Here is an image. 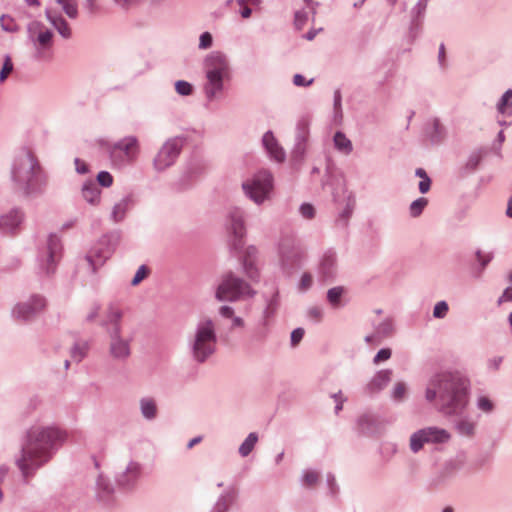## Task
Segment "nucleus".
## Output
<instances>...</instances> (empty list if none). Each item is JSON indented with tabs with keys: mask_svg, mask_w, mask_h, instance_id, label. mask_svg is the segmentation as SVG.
Masks as SVG:
<instances>
[{
	"mask_svg": "<svg viewBox=\"0 0 512 512\" xmlns=\"http://www.w3.org/2000/svg\"><path fill=\"white\" fill-rule=\"evenodd\" d=\"M63 9L64 13L72 19L78 16V7L76 0H55Z\"/></svg>",
	"mask_w": 512,
	"mask_h": 512,
	"instance_id": "nucleus-39",
	"label": "nucleus"
},
{
	"mask_svg": "<svg viewBox=\"0 0 512 512\" xmlns=\"http://www.w3.org/2000/svg\"><path fill=\"white\" fill-rule=\"evenodd\" d=\"M148 275V269L145 265H141L138 270L136 271L132 281L131 285L136 286L138 285L146 276Z\"/></svg>",
	"mask_w": 512,
	"mask_h": 512,
	"instance_id": "nucleus-59",
	"label": "nucleus"
},
{
	"mask_svg": "<svg viewBox=\"0 0 512 512\" xmlns=\"http://www.w3.org/2000/svg\"><path fill=\"white\" fill-rule=\"evenodd\" d=\"M258 442V434L256 432H251L248 434L246 439L239 446V454L242 457H247L254 449L255 445Z\"/></svg>",
	"mask_w": 512,
	"mask_h": 512,
	"instance_id": "nucleus-34",
	"label": "nucleus"
},
{
	"mask_svg": "<svg viewBox=\"0 0 512 512\" xmlns=\"http://www.w3.org/2000/svg\"><path fill=\"white\" fill-rule=\"evenodd\" d=\"M337 272V256L333 250H327L320 258L318 275L321 280H332Z\"/></svg>",
	"mask_w": 512,
	"mask_h": 512,
	"instance_id": "nucleus-19",
	"label": "nucleus"
},
{
	"mask_svg": "<svg viewBox=\"0 0 512 512\" xmlns=\"http://www.w3.org/2000/svg\"><path fill=\"white\" fill-rule=\"evenodd\" d=\"M280 264L285 270H292L300 266L303 259V252L297 246L290 243H283L279 248Z\"/></svg>",
	"mask_w": 512,
	"mask_h": 512,
	"instance_id": "nucleus-17",
	"label": "nucleus"
},
{
	"mask_svg": "<svg viewBox=\"0 0 512 512\" xmlns=\"http://www.w3.org/2000/svg\"><path fill=\"white\" fill-rule=\"evenodd\" d=\"M66 439V432L57 426H31L26 432L20 455L15 459L23 478L34 476L38 469L53 458Z\"/></svg>",
	"mask_w": 512,
	"mask_h": 512,
	"instance_id": "nucleus-2",
	"label": "nucleus"
},
{
	"mask_svg": "<svg viewBox=\"0 0 512 512\" xmlns=\"http://www.w3.org/2000/svg\"><path fill=\"white\" fill-rule=\"evenodd\" d=\"M449 311L448 303L444 300L439 301L433 308V317L436 319H443L447 316Z\"/></svg>",
	"mask_w": 512,
	"mask_h": 512,
	"instance_id": "nucleus-49",
	"label": "nucleus"
},
{
	"mask_svg": "<svg viewBox=\"0 0 512 512\" xmlns=\"http://www.w3.org/2000/svg\"><path fill=\"white\" fill-rule=\"evenodd\" d=\"M231 496L229 494H221L215 503L212 512H227L230 502Z\"/></svg>",
	"mask_w": 512,
	"mask_h": 512,
	"instance_id": "nucleus-48",
	"label": "nucleus"
},
{
	"mask_svg": "<svg viewBox=\"0 0 512 512\" xmlns=\"http://www.w3.org/2000/svg\"><path fill=\"white\" fill-rule=\"evenodd\" d=\"M119 238L118 234L105 235L90 250L86 256V261L92 272H96L111 257L119 242Z\"/></svg>",
	"mask_w": 512,
	"mask_h": 512,
	"instance_id": "nucleus-9",
	"label": "nucleus"
},
{
	"mask_svg": "<svg viewBox=\"0 0 512 512\" xmlns=\"http://www.w3.org/2000/svg\"><path fill=\"white\" fill-rule=\"evenodd\" d=\"M422 431L427 438L428 444H444L451 439V434L448 430L437 426L425 427L422 428Z\"/></svg>",
	"mask_w": 512,
	"mask_h": 512,
	"instance_id": "nucleus-27",
	"label": "nucleus"
},
{
	"mask_svg": "<svg viewBox=\"0 0 512 512\" xmlns=\"http://www.w3.org/2000/svg\"><path fill=\"white\" fill-rule=\"evenodd\" d=\"M61 253V241L57 235H50L46 246L38 256V268L42 274L50 275L55 272Z\"/></svg>",
	"mask_w": 512,
	"mask_h": 512,
	"instance_id": "nucleus-11",
	"label": "nucleus"
},
{
	"mask_svg": "<svg viewBox=\"0 0 512 512\" xmlns=\"http://www.w3.org/2000/svg\"><path fill=\"white\" fill-rule=\"evenodd\" d=\"M217 331L215 322L208 317L198 320L187 340L189 353L198 364L205 363L217 350Z\"/></svg>",
	"mask_w": 512,
	"mask_h": 512,
	"instance_id": "nucleus-4",
	"label": "nucleus"
},
{
	"mask_svg": "<svg viewBox=\"0 0 512 512\" xmlns=\"http://www.w3.org/2000/svg\"><path fill=\"white\" fill-rule=\"evenodd\" d=\"M477 261L480 263L482 268H485L487 264L493 259V253L483 254L480 250L476 252Z\"/></svg>",
	"mask_w": 512,
	"mask_h": 512,
	"instance_id": "nucleus-63",
	"label": "nucleus"
},
{
	"mask_svg": "<svg viewBox=\"0 0 512 512\" xmlns=\"http://www.w3.org/2000/svg\"><path fill=\"white\" fill-rule=\"evenodd\" d=\"M81 195L83 199L91 204V205H98L100 203L101 199V190L97 186L95 182L92 180L86 181L81 189Z\"/></svg>",
	"mask_w": 512,
	"mask_h": 512,
	"instance_id": "nucleus-28",
	"label": "nucleus"
},
{
	"mask_svg": "<svg viewBox=\"0 0 512 512\" xmlns=\"http://www.w3.org/2000/svg\"><path fill=\"white\" fill-rule=\"evenodd\" d=\"M310 121L308 118L303 117L297 123V141L298 143L305 142L309 133Z\"/></svg>",
	"mask_w": 512,
	"mask_h": 512,
	"instance_id": "nucleus-43",
	"label": "nucleus"
},
{
	"mask_svg": "<svg viewBox=\"0 0 512 512\" xmlns=\"http://www.w3.org/2000/svg\"><path fill=\"white\" fill-rule=\"evenodd\" d=\"M391 355H392L391 349H389V348L380 349L373 358V364L378 365L381 362L387 361L390 359Z\"/></svg>",
	"mask_w": 512,
	"mask_h": 512,
	"instance_id": "nucleus-56",
	"label": "nucleus"
},
{
	"mask_svg": "<svg viewBox=\"0 0 512 512\" xmlns=\"http://www.w3.org/2000/svg\"><path fill=\"white\" fill-rule=\"evenodd\" d=\"M497 111L505 116H512V89L504 92L497 103Z\"/></svg>",
	"mask_w": 512,
	"mask_h": 512,
	"instance_id": "nucleus-31",
	"label": "nucleus"
},
{
	"mask_svg": "<svg viewBox=\"0 0 512 512\" xmlns=\"http://www.w3.org/2000/svg\"><path fill=\"white\" fill-rule=\"evenodd\" d=\"M13 70V63L9 55L5 56L3 67L0 71V82H4Z\"/></svg>",
	"mask_w": 512,
	"mask_h": 512,
	"instance_id": "nucleus-52",
	"label": "nucleus"
},
{
	"mask_svg": "<svg viewBox=\"0 0 512 512\" xmlns=\"http://www.w3.org/2000/svg\"><path fill=\"white\" fill-rule=\"evenodd\" d=\"M357 425L363 433L371 432L375 425V419L370 414H363L358 417Z\"/></svg>",
	"mask_w": 512,
	"mask_h": 512,
	"instance_id": "nucleus-42",
	"label": "nucleus"
},
{
	"mask_svg": "<svg viewBox=\"0 0 512 512\" xmlns=\"http://www.w3.org/2000/svg\"><path fill=\"white\" fill-rule=\"evenodd\" d=\"M423 18H416L413 16L411 27H410V36L412 39H415L419 33L421 32V20Z\"/></svg>",
	"mask_w": 512,
	"mask_h": 512,
	"instance_id": "nucleus-60",
	"label": "nucleus"
},
{
	"mask_svg": "<svg viewBox=\"0 0 512 512\" xmlns=\"http://www.w3.org/2000/svg\"><path fill=\"white\" fill-rule=\"evenodd\" d=\"M139 152V143L135 136H126L108 148L110 160L114 166L122 167L133 162Z\"/></svg>",
	"mask_w": 512,
	"mask_h": 512,
	"instance_id": "nucleus-8",
	"label": "nucleus"
},
{
	"mask_svg": "<svg viewBox=\"0 0 512 512\" xmlns=\"http://www.w3.org/2000/svg\"><path fill=\"white\" fill-rule=\"evenodd\" d=\"M45 15L63 38L68 39L71 37V29L67 21L61 15H52L51 11L48 9L45 11Z\"/></svg>",
	"mask_w": 512,
	"mask_h": 512,
	"instance_id": "nucleus-29",
	"label": "nucleus"
},
{
	"mask_svg": "<svg viewBox=\"0 0 512 512\" xmlns=\"http://www.w3.org/2000/svg\"><path fill=\"white\" fill-rule=\"evenodd\" d=\"M24 214L19 209H12L0 216V231L3 233L13 232L23 222Z\"/></svg>",
	"mask_w": 512,
	"mask_h": 512,
	"instance_id": "nucleus-25",
	"label": "nucleus"
},
{
	"mask_svg": "<svg viewBox=\"0 0 512 512\" xmlns=\"http://www.w3.org/2000/svg\"><path fill=\"white\" fill-rule=\"evenodd\" d=\"M255 295L256 291L251 285L232 271L221 276L215 290V298L221 302H237Z\"/></svg>",
	"mask_w": 512,
	"mask_h": 512,
	"instance_id": "nucleus-5",
	"label": "nucleus"
},
{
	"mask_svg": "<svg viewBox=\"0 0 512 512\" xmlns=\"http://www.w3.org/2000/svg\"><path fill=\"white\" fill-rule=\"evenodd\" d=\"M469 387V381L459 374H436L427 384L425 399L428 402L438 399L440 413L446 417H459L454 422L456 432L472 438L476 432V423L469 416H463L468 406Z\"/></svg>",
	"mask_w": 512,
	"mask_h": 512,
	"instance_id": "nucleus-1",
	"label": "nucleus"
},
{
	"mask_svg": "<svg viewBox=\"0 0 512 512\" xmlns=\"http://www.w3.org/2000/svg\"><path fill=\"white\" fill-rule=\"evenodd\" d=\"M0 24L3 30L7 32H16L18 30L17 24L13 18L7 15H2L0 18Z\"/></svg>",
	"mask_w": 512,
	"mask_h": 512,
	"instance_id": "nucleus-51",
	"label": "nucleus"
},
{
	"mask_svg": "<svg viewBox=\"0 0 512 512\" xmlns=\"http://www.w3.org/2000/svg\"><path fill=\"white\" fill-rule=\"evenodd\" d=\"M123 310L114 304H110L105 312V317L101 322V326L106 328V332L114 331L115 329L119 330V333L122 332V318H123Z\"/></svg>",
	"mask_w": 512,
	"mask_h": 512,
	"instance_id": "nucleus-21",
	"label": "nucleus"
},
{
	"mask_svg": "<svg viewBox=\"0 0 512 512\" xmlns=\"http://www.w3.org/2000/svg\"><path fill=\"white\" fill-rule=\"evenodd\" d=\"M90 349V345L87 341H78L71 348V358L73 361L79 363L81 362L88 354Z\"/></svg>",
	"mask_w": 512,
	"mask_h": 512,
	"instance_id": "nucleus-32",
	"label": "nucleus"
},
{
	"mask_svg": "<svg viewBox=\"0 0 512 512\" xmlns=\"http://www.w3.org/2000/svg\"><path fill=\"white\" fill-rule=\"evenodd\" d=\"M445 128L439 120L435 119L432 123V130L429 137L432 143H440L445 138Z\"/></svg>",
	"mask_w": 512,
	"mask_h": 512,
	"instance_id": "nucleus-38",
	"label": "nucleus"
},
{
	"mask_svg": "<svg viewBox=\"0 0 512 512\" xmlns=\"http://www.w3.org/2000/svg\"><path fill=\"white\" fill-rule=\"evenodd\" d=\"M96 487L100 497H105L109 495L113 490L109 480L105 478L103 475L98 476L96 481Z\"/></svg>",
	"mask_w": 512,
	"mask_h": 512,
	"instance_id": "nucleus-44",
	"label": "nucleus"
},
{
	"mask_svg": "<svg viewBox=\"0 0 512 512\" xmlns=\"http://www.w3.org/2000/svg\"><path fill=\"white\" fill-rule=\"evenodd\" d=\"M99 185L108 188L113 184V177L108 171H101L97 175Z\"/></svg>",
	"mask_w": 512,
	"mask_h": 512,
	"instance_id": "nucleus-54",
	"label": "nucleus"
},
{
	"mask_svg": "<svg viewBox=\"0 0 512 512\" xmlns=\"http://www.w3.org/2000/svg\"><path fill=\"white\" fill-rule=\"evenodd\" d=\"M312 283H313L312 275L310 273H304L301 276L300 283H299V288L301 290H303V291H307L308 289L311 288Z\"/></svg>",
	"mask_w": 512,
	"mask_h": 512,
	"instance_id": "nucleus-61",
	"label": "nucleus"
},
{
	"mask_svg": "<svg viewBox=\"0 0 512 512\" xmlns=\"http://www.w3.org/2000/svg\"><path fill=\"white\" fill-rule=\"evenodd\" d=\"M100 305L97 304V303H94L90 308H89V311L87 312V315H86V320L88 322H92L94 321L96 318H98L99 316V313H100Z\"/></svg>",
	"mask_w": 512,
	"mask_h": 512,
	"instance_id": "nucleus-64",
	"label": "nucleus"
},
{
	"mask_svg": "<svg viewBox=\"0 0 512 512\" xmlns=\"http://www.w3.org/2000/svg\"><path fill=\"white\" fill-rule=\"evenodd\" d=\"M227 226L235 242L240 244L246 235L245 211L240 207H231L227 212Z\"/></svg>",
	"mask_w": 512,
	"mask_h": 512,
	"instance_id": "nucleus-16",
	"label": "nucleus"
},
{
	"mask_svg": "<svg viewBox=\"0 0 512 512\" xmlns=\"http://www.w3.org/2000/svg\"><path fill=\"white\" fill-rule=\"evenodd\" d=\"M138 405L140 415L145 421L152 422L157 419L159 407L156 398L153 396H143L139 399Z\"/></svg>",
	"mask_w": 512,
	"mask_h": 512,
	"instance_id": "nucleus-22",
	"label": "nucleus"
},
{
	"mask_svg": "<svg viewBox=\"0 0 512 512\" xmlns=\"http://www.w3.org/2000/svg\"><path fill=\"white\" fill-rule=\"evenodd\" d=\"M428 1L429 0H419L412 8V16H415L416 18H423L428 5Z\"/></svg>",
	"mask_w": 512,
	"mask_h": 512,
	"instance_id": "nucleus-53",
	"label": "nucleus"
},
{
	"mask_svg": "<svg viewBox=\"0 0 512 512\" xmlns=\"http://www.w3.org/2000/svg\"><path fill=\"white\" fill-rule=\"evenodd\" d=\"M343 294L344 288L341 286L330 288L327 291V300L334 308H338L340 307V300Z\"/></svg>",
	"mask_w": 512,
	"mask_h": 512,
	"instance_id": "nucleus-40",
	"label": "nucleus"
},
{
	"mask_svg": "<svg viewBox=\"0 0 512 512\" xmlns=\"http://www.w3.org/2000/svg\"><path fill=\"white\" fill-rule=\"evenodd\" d=\"M308 14L305 10H299L295 13L294 24L298 30H301L306 24Z\"/></svg>",
	"mask_w": 512,
	"mask_h": 512,
	"instance_id": "nucleus-57",
	"label": "nucleus"
},
{
	"mask_svg": "<svg viewBox=\"0 0 512 512\" xmlns=\"http://www.w3.org/2000/svg\"><path fill=\"white\" fill-rule=\"evenodd\" d=\"M279 300H278V291H274L269 299L266 301V307L263 311L264 325L267 324V321L274 316L278 309Z\"/></svg>",
	"mask_w": 512,
	"mask_h": 512,
	"instance_id": "nucleus-33",
	"label": "nucleus"
},
{
	"mask_svg": "<svg viewBox=\"0 0 512 512\" xmlns=\"http://www.w3.org/2000/svg\"><path fill=\"white\" fill-rule=\"evenodd\" d=\"M133 205V199L132 196L126 195L123 198H121L119 201H117L111 210L110 213V219L113 223H120L122 222L127 212L130 210V208Z\"/></svg>",
	"mask_w": 512,
	"mask_h": 512,
	"instance_id": "nucleus-26",
	"label": "nucleus"
},
{
	"mask_svg": "<svg viewBox=\"0 0 512 512\" xmlns=\"http://www.w3.org/2000/svg\"><path fill=\"white\" fill-rule=\"evenodd\" d=\"M262 144L271 159L277 162H283L285 160V152L271 131H267L263 135Z\"/></svg>",
	"mask_w": 512,
	"mask_h": 512,
	"instance_id": "nucleus-24",
	"label": "nucleus"
},
{
	"mask_svg": "<svg viewBox=\"0 0 512 512\" xmlns=\"http://www.w3.org/2000/svg\"><path fill=\"white\" fill-rule=\"evenodd\" d=\"M108 355L118 363H125L132 355V338L124 337L118 329L108 331Z\"/></svg>",
	"mask_w": 512,
	"mask_h": 512,
	"instance_id": "nucleus-12",
	"label": "nucleus"
},
{
	"mask_svg": "<svg viewBox=\"0 0 512 512\" xmlns=\"http://www.w3.org/2000/svg\"><path fill=\"white\" fill-rule=\"evenodd\" d=\"M175 91L180 96H190L194 92V87L188 81L178 80L175 82Z\"/></svg>",
	"mask_w": 512,
	"mask_h": 512,
	"instance_id": "nucleus-46",
	"label": "nucleus"
},
{
	"mask_svg": "<svg viewBox=\"0 0 512 512\" xmlns=\"http://www.w3.org/2000/svg\"><path fill=\"white\" fill-rule=\"evenodd\" d=\"M335 148L344 155H349L353 150V145L350 139L340 131L336 132L333 137Z\"/></svg>",
	"mask_w": 512,
	"mask_h": 512,
	"instance_id": "nucleus-30",
	"label": "nucleus"
},
{
	"mask_svg": "<svg viewBox=\"0 0 512 512\" xmlns=\"http://www.w3.org/2000/svg\"><path fill=\"white\" fill-rule=\"evenodd\" d=\"M213 44V38H212V35L209 33V32H203L201 35H200V38H199V49H208L212 46Z\"/></svg>",
	"mask_w": 512,
	"mask_h": 512,
	"instance_id": "nucleus-58",
	"label": "nucleus"
},
{
	"mask_svg": "<svg viewBox=\"0 0 512 512\" xmlns=\"http://www.w3.org/2000/svg\"><path fill=\"white\" fill-rule=\"evenodd\" d=\"M393 371L391 369H382L377 371L370 381L365 385L366 394L373 395L382 391L392 380Z\"/></svg>",
	"mask_w": 512,
	"mask_h": 512,
	"instance_id": "nucleus-20",
	"label": "nucleus"
},
{
	"mask_svg": "<svg viewBox=\"0 0 512 512\" xmlns=\"http://www.w3.org/2000/svg\"><path fill=\"white\" fill-rule=\"evenodd\" d=\"M245 196L256 205L270 199L273 190V177L267 170H260L242 182Z\"/></svg>",
	"mask_w": 512,
	"mask_h": 512,
	"instance_id": "nucleus-6",
	"label": "nucleus"
},
{
	"mask_svg": "<svg viewBox=\"0 0 512 512\" xmlns=\"http://www.w3.org/2000/svg\"><path fill=\"white\" fill-rule=\"evenodd\" d=\"M375 331L377 332L378 336L382 340L383 338L389 336L392 332V325L388 321H384L380 323L376 328Z\"/></svg>",
	"mask_w": 512,
	"mask_h": 512,
	"instance_id": "nucleus-55",
	"label": "nucleus"
},
{
	"mask_svg": "<svg viewBox=\"0 0 512 512\" xmlns=\"http://www.w3.org/2000/svg\"><path fill=\"white\" fill-rule=\"evenodd\" d=\"M300 213L306 219H312L315 215L314 207L309 203H303L300 206Z\"/></svg>",
	"mask_w": 512,
	"mask_h": 512,
	"instance_id": "nucleus-62",
	"label": "nucleus"
},
{
	"mask_svg": "<svg viewBox=\"0 0 512 512\" xmlns=\"http://www.w3.org/2000/svg\"><path fill=\"white\" fill-rule=\"evenodd\" d=\"M476 408L485 414H491L495 409V403L487 395L480 394L476 398Z\"/></svg>",
	"mask_w": 512,
	"mask_h": 512,
	"instance_id": "nucleus-36",
	"label": "nucleus"
},
{
	"mask_svg": "<svg viewBox=\"0 0 512 512\" xmlns=\"http://www.w3.org/2000/svg\"><path fill=\"white\" fill-rule=\"evenodd\" d=\"M206 81L203 86L204 94L210 101L214 100L224 88V80L228 77L205 74Z\"/></svg>",
	"mask_w": 512,
	"mask_h": 512,
	"instance_id": "nucleus-23",
	"label": "nucleus"
},
{
	"mask_svg": "<svg viewBox=\"0 0 512 512\" xmlns=\"http://www.w3.org/2000/svg\"><path fill=\"white\" fill-rule=\"evenodd\" d=\"M46 306L45 299L40 295H33L27 301L17 303L11 310L14 319L30 321Z\"/></svg>",
	"mask_w": 512,
	"mask_h": 512,
	"instance_id": "nucleus-13",
	"label": "nucleus"
},
{
	"mask_svg": "<svg viewBox=\"0 0 512 512\" xmlns=\"http://www.w3.org/2000/svg\"><path fill=\"white\" fill-rule=\"evenodd\" d=\"M204 73L229 77L230 67L227 56L220 51L209 53L204 59Z\"/></svg>",
	"mask_w": 512,
	"mask_h": 512,
	"instance_id": "nucleus-15",
	"label": "nucleus"
},
{
	"mask_svg": "<svg viewBox=\"0 0 512 512\" xmlns=\"http://www.w3.org/2000/svg\"><path fill=\"white\" fill-rule=\"evenodd\" d=\"M27 31L28 38L36 49L37 58H42L44 51L51 47L53 33L38 21L31 22Z\"/></svg>",
	"mask_w": 512,
	"mask_h": 512,
	"instance_id": "nucleus-14",
	"label": "nucleus"
},
{
	"mask_svg": "<svg viewBox=\"0 0 512 512\" xmlns=\"http://www.w3.org/2000/svg\"><path fill=\"white\" fill-rule=\"evenodd\" d=\"M332 201L337 209L336 225L342 228L347 227L356 207V197L354 192L347 188L343 180H338L335 183L332 191Z\"/></svg>",
	"mask_w": 512,
	"mask_h": 512,
	"instance_id": "nucleus-7",
	"label": "nucleus"
},
{
	"mask_svg": "<svg viewBox=\"0 0 512 512\" xmlns=\"http://www.w3.org/2000/svg\"><path fill=\"white\" fill-rule=\"evenodd\" d=\"M319 480V474L313 470H305L302 475V484L311 487L315 485Z\"/></svg>",
	"mask_w": 512,
	"mask_h": 512,
	"instance_id": "nucleus-50",
	"label": "nucleus"
},
{
	"mask_svg": "<svg viewBox=\"0 0 512 512\" xmlns=\"http://www.w3.org/2000/svg\"><path fill=\"white\" fill-rule=\"evenodd\" d=\"M141 475L142 465L136 461H130L125 469L116 475L115 481L118 486L130 489L136 485Z\"/></svg>",
	"mask_w": 512,
	"mask_h": 512,
	"instance_id": "nucleus-18",
	"label": "nucleus"
},
{
	"mask_svg": "<svg viewBox=\"0 0 512 512\" xmlns=\"http://www.w3.org/2000/svg\"><path fill=\"white\" fill-rule=\"evenodd\" d=\"M12 180L18 189L26 195L42 193L47 182L37 159L28 151L23 152L14 160Z\"/></svg>",
	"mask_w": 512,
	"mask_h": 512,
	"instance_id": "nucleus-3",
	"label": "nucleus"
},
{
	"mask_svg": "<svg viewBox=\"0 0 512 512\" xmlns=\"http://www.w3.org/2000/svg\"><path fill=\"white\" fill-rule=\"evenodd\" d=\"M427 205H428L427 198H425V197L417 198L409 206L410 216L413 218L420 216Z\"/></svg>",
	"mask_w": 512,
	"mask_h": 512,
	"instance_id": "nucleus-41",
	"label": "nucleus"
},
{
	"mask_svg": "<svg viewBox=\"0 0 512 512\" xmlns=\"http://www.w3.org/2000/svg\"><path fill=\"white\" fill-rule=\"evenodd\" d=\"M243 269L247 276L252 281L259 280V271L252 260L246 258L243 262Z\"/></svg>",
	"mask_w": 512,
	"mask_h": 512,
	"instance_id": "nucleus-45",
	"label": "nucleus"
},
{
	"mask_svg": "<svg viewBox=\"0 0 512 512\" xmlns=\"http://www.w3.org/2000/svg\"><path fill=\"white\" fill-rule=\"evenodd\" d=\"M485 154H486V150L485 149H478V150L473 151L469 155V157H468V159L466 161L465 168L468 171H474L478 167L480 162L482 161V159L485 156Z\"/></svg>",
	"mask_w": 512,
	"mask_h": 512,
	"instance_id": "nucleus-37",
	"label": "nucleus"
},
{
	"mask_svg": "<svg viewBox=\"0 0 512 512\" xmlns=\"http://www.w3.org/2000/svg\"><path fill=\"white\" fill-rule=\"evenodd\" d=\"M425 444L428 443L422 429L417 430L410 436L409 447L413 453H418Z\"/></svg>",
	"mask_w": 512,
	"mask_h": 512,
	"instance_id": "nucleus-35",
	"label": "nucleus"
},
{
	"mask_svg": "<svg viewBox=\"0 0 512 512\" xmlns=\"http://www.w3.org/2000/svg\"><path fill=\"white\" fill-rule=\"evenodd\" d=\"M184 140L181 137L168 139L159 149L153 159L154 169L163 172L175 164L183 147Z\"/></svg>",
	"mask_w": 512,
	"mask_h": 512,
	"instance_id": "nucleus-10",
	"label": "nucleus"
},
{
	"mask_svg": "<svg viewBox=\"0 0 512 512\" xmlns=\"http://www.w3.org/2000/svg\"><path fill=\"white\" fill-rule=\"evenodd\" d=\"M406 391V384L404 382H397L391 391V398L396 402H401L405 398Z\"/></svg>",
	"mask_w": 512,
	"mask_h": 512,
	"instance_id": "nucleus-47",
	"label": "nucleus"
}]
</instances>
